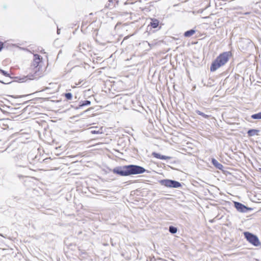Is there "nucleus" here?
Masks as SVG:
<instances>
[{
  "label": "nucleus",
  "instance_id": "nucleus-11",
  "mask_svg": "<svg viewBox=\"0 0 261 261\" xmlns=\"http://www.w3.org/2000/svg\"><path fill=\"white\" fill-rule=\"evenodd\" d=\"M259 130L255 129H251L248 130L247 134L249 137L254 136L255 135H258Z\"/></svg>",
  "mask_w": 261,
  "mask_h": 261
},
{
  "label": "nucleus",
  "instance_id": "nucleus-23",
  "mask_svg": "<svg viewBox=\"0 0 261 261\" xmlns=\"http://www.w3.org/2000/svg\"><path fill=\"white\" fill-rule=\"evenodd\" d=\"M57 33H58V34H60V29H59L58 28V30H57Z\"/></svg>",
  "mask_w": 261,
  "mask_h": 261
},
{
  "label": "nucleus",
  "instance_id": "nucleus-18",
  "mask_svg": "<svg viewBox=\"0 0 261 261\" xmlns=\"http://www.w3.org/2000/svg\"><path fill=\"white\" fill-rule=\"evenodd\" d=\"M65 96L67 99L70 100V99H71V98L72 97V94L69 92L66 93L65 94Z\"/></svg>",
  "mask_w": 261,
  "mask_h": 261
},
{
  "label": "nucleus",
  "instance_id": "nucleus-20",
  "mask_svg": "<svg viewBox=\"0 0 261 261\" xmlns=\"http://www.w3.org/2000/svg\"><path fill=\"white\" fill-rule=\"evenodd\" d=\"M3 43L2 42H0V51L2 49V48H3Z\"/></svg>",
  "mask_w": 261,
  "mask_h": 261
},
{
  "label": "nucleus",
  "instance_id": "nucleus-6",
  "mask_svg": "<svg viewBox=\"0 0 261 261\" xmlns=\"http://www.w3.org/2000/svg\"><path fill=\"white\" fill-rule=\"evenodd\" d=\"M160 183L162 186L171 188H179L181 187V184L179 181L172 179H162L160 181Z\"/></svg>",
  "mask_w": 261,
  "mask_h": 261
},
{
  "label": "nucleus",
  "instance_id": "nucleus-7",
  "mask_svg": "<svg viewBox=\"0 0 261 261\" xmlns=\"http://www.w3.org/2000/svg\"><path fill=\"white\" fill-rule=\"evenodd\" d=\"M234 205L235 208L237 210V211L241 213H246L248 211L251 210V208L247 207L246 206L239 202H234Z\"/></svg>",
  "mask_w": 261,
  "mask_h": 261
},
{
  "label": "nucleus",
  "instance_id": "nucleus-5",
  "mask_svg": "<svg viewBox=\"0 0 261 261\" xmlns=\"http://www.w3.org/2000/svg\"><path fill=\"white\" fill-rule=\"evenodd\" d=\"M243 233L245 238L253 246L258 247L260 245L259 239L256 235L248 231H245Z\"/></svg>",
  "mask_w": 261,
  "mask_h": 261
},
{
  "label": "nucleus",
  "instance_id": "nucleus-12",
  "mask_svg": "<svg viewBox=\"0 0 261 261\" xmlns=\"http://www.w3.org/2000/svg\"><path fill=\"white\" fill-rule=\"evenodd\" d=\"M151 21L150 22L149 25H150L152 28H156L159 24V21L155 18L151 19Z\"/></svg>",
  "mask_w": 261,
  "mask_h": 261
},
{
  "label": "nucleus",
  "instance_id": "nucleus-25",
  "mask_svg": "<svg viewBox=\"0 0 261 261\" xmlns=\"http://www.w3.org/2000/svg\"><path fill=\"white\" fill-rule=\"evenodd\" d=\"M91 109H92V108H90L88 109L87 110L85 111V112H87V111H89V110H90Z\"/></svg>",
  "mask_w": 261,
  "mask_h": 261
},
{
  "label": "nucleus",
  "instance_id": "nucleus-10",
  "mask_svg": "<svg viewBox=\"0 0 261 261\" xmlns=\"http://www.w3.org/2000/svg\"><path fill=\"white\" fill-rule=\"evenodd\" d=\"M212 163L216 168L219 170H223V166L219 163L215 159H212Z\"/></svg>",
  "mask_w": 261,
  "mask_h": 261
},
{
  "label": "nucleus",
  "instance_id": "nucleus-17",
  "mask_svg": "<svg viewBox=\"0 0 261 261\" xmlns=\"http://www.w3.org/2000/svg\"><path fill=\"white\" fill-rule=\"evenodd\" d=\"M177 229L176 227L173 226H170L169 227V231L172 233L174 234L177 232Z\"/></svg>",
  "mask_w": 261,
  "mask_h": 261
},
{
  "label": "nucleus",
  "instance_id": "nucleus-27",
  "mask_svg": "<svg viewBox=\"0 0 261 261\" xmlns=\"http://www.w3.org/2000/svg\"><path fill=\"white\" fill-rule=\"evenodd\" d=\"M0 82L2 83H5L4 82H2L1 81H0Z\"/></svg>",
  "mask_w": 261,
  "mask_h": 261
},
{
  "label": "nucleus",
  "instance_id": "nucleus-3",
  "mask_svg": "<svg viewBox=\"0 0 261 261\" xmlns=\"http://www.w3.org/2000/svg\"><path fill=\"white\" fill-rule=\"evenodd\" d=\"M230 54L229 51L224 52L220 54L212 63L210 67L211 71H215L218 68L224 65L228 61Z\"/></svg>",
  "mask_w": 261,
  "mask_h": 261
},
{
  "label": "nucleus",
  "instance_id": "nucleus-1",
  "mask_svg": "<svg viewBox=\"0 0 261 261\" xmlns=\"http://www.w3.org/2000/svg\"><path fill=\"white\" fill-rule=\"evenodd\" d=\"M146 170L143 167L129 165L118 166L113 169V172L122 176H127L132 175L139 174L145 172Z\"/></svg>",
  "mask_w": 261,
  "mask_h": 261
},
{
  "label": "nucleus",
  "instance_id": "nucleus-26",
  "mask_svg": "<svg viewBox=\"0 0 261 261\" xmlns=\"http://www.w3.org/2000/svg\"><path fill=\"white\" fill-rule=\"evenodd\" d=\"M103 245L105 246H107L108 245V244H104Z\"/></svg>",
  "mask_w": 261,
  "mask_h": 261
},
{
  "label": "nucleus",
  "instance_id": "nucleus-16",
  "mask_svg": "<svg viewBox=\"0 0 261 261\" xmlns=\"http://www.w3.org/2000/svg\"><path fill=\"white\" fill-rule=\"evenodd\" d=\"M195 112L198 115L201 116L202 117H203L204 118L208 119L210 117L209 115L205 114L204 113H203V112H201L199 110H196Z\"/></svg>",
  "mask_w": 261,
  "mask_h": 261
},
{
  "label": "nucleus",
  "instance_id": "nucleus-21",
  "mask_svg": "<svg viewBox=\"0 0 261 261\" xmlns=\"http://www.w3.org/2000/svg\"><path fill=\"white\" fill-rule=\"evenodd\" d=\"M91 133L95 134H98L99 133V131L92 130Z\"/></svg>",
  "mask_w": 261,
  "mask_h": 261
},
{
  "label": "nucleus",
  "instance_id": "nucleus-15",
  "mask_svg": "<svg viewBox=\"0 0 261 261\" xmlns=\"http://www.w3.org/2000/svg\"><path fill=\"white\" fill-rule=\"evenodd\" d=\"M251 117L253 119H261V112L252 115Z\"/></svg>",
  "mask_w": 261,
  "mask_h": 261
},
{
  "label": "nucleus",
  "instance_id": "nucleus-8",
  "mask_svg": "<svg viewBox=\"0 0 261 261\" xmlns=\"http://www.w3.org/2000/svg\"><path fill=\"white\" fill-rule=\"evenodd\" d=\"M119 1L118 0H109L105 5V8L112 9L118 5Z\"/></svg>",
  "mask_w": 261,
  "mask_h": 261
},
{
  "label": "nucleus",
  "instance_id": "nucleus-4",
  "mask_svg": "<svg viewBox=\"0 0 261 261\" xmlns=\"http://www.w3.org/2000/svg\"><path fill=\"white\" fill-rule=\"evenodd\" d=\"M30 158H31L32 161L34 160L33 156L32 154H29L28 155L23 154L19 156L17 162V166L18 167H22L23 168L28 167L29 164H33V163L30 160Z\"/></svg>",
  "mask_w": 261,
  "mask_h": 261
},
{
  "label": "nucleus",
  "instance_id": "nucleus-9",
  "mask_svg": "<svg viewBox=\"0 0 261 261\" xmlns=\"http://www.w3.org/2000/svg\"><path fill=\"white\" fill-rule=\"evenodd\" d=\"M152 155L153 156V157L160 160H167L170 159L171 158V157L170 156L162 155L156 152H153Z\"/></svg>",
  "mask_w": 261,
  "mask_h": 261
},
{
  "label": "nucleus",
  "instance_id": "nucleus-13",
  "mask_svg": "<svg viewBox=\"0 0 261 261\" xmlns=\"http://www.w3.org/2000/svg\"><path fill=\"white\" fill-rule=\"evenodd\" d=\"M196 32V31L194 29H191L190 30L187 31L184 33V36L185 37H190L193 35Z\"/></svg>",
  "mask_w": 261,
  "mask_h": 261
},
{
  "label": "nucleus",
  "instance_id": "nucleus-19",
  "mask_svg": "<svg viewBox=\"0 0 261 261\" xmlns=\"http://www.w3.org/2000/svg\"><path fill=\"white\" fill-rule=\"evenodd\" d=\"M0 72L3 74L5 76L8 77L9 76V74L6 71L3 70L2 69H0Z\"/></svg>",
  "mask_w": 261,
  "mask_h": 261
},
{
  "label": "nucleus",
  "instance_id": "nucleus-2",
  "mask_svg": "<svg viewBox=\"0 0 261 261\" xmlns=\"http://www.w3.org/2000/svg\"><path fill=\"white\" fill-rule=\"evenodd\" d=\"M42 58L38 54L34 55L33 61L31 65V75L30 79H36L42 76L45 71L43 67Z\"/></svg>",
  "mask_w": 261,
  "mask_h": 261
},
{
  "label": "nucleus",
  "instance_id": "nucleus-22",
  "mask_svg": "<svg viewBox=\"0 0 261 261\" xmlns=\"http://www.w3.org/2000/svg\"><path fill=\"white\" fill-rule=\"evenodd\" d=\"M111 245H112V246H114V244H113V241H112V239H111Z\"/></svg>",
  "mask_w": 261,
  "mask_h": 261
},
{
  "label": "nucleus",
  "instance_id": "nucleus-24",
  "mask_svg": "<svg viewBox=\"0 0 261 261\" xmlns=\"http://www.w3.org/2000/svg\"><path fill=\"white\" fill-rule=\"evenodd\" d=\"M22 176H22V175H19H19H18V177L19 178H20L21 177H22Z\"/></svg>",
  "mask_w": 261,
  "mask_h": 261
},
{
  "label": "nucleus",
  "instance_id": "nucleus-14",
  "mask_svg": "<svg viewBox=\"0 0 261 261\" xmlns=\"http://www.w3.org/2000/svg\"><path fill=\"white\" fill-rule=\"evenodd\" d=\"M90 104L91 101L90 100H86L84 101H82L80 102V105H79L78 107H77V109H80L83 106L90 105Z\"/></svg>",
  "mask_w": 261,
  "mask_h": 261
}]
</instances>
